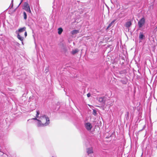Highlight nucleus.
I'll list each match as a JSON object with an SVG mask.
<instances>
[{
  "label": "nucleus",
  "mask_w": 157,
  "mask_h": 157,
  "mask_svg": "<svg viewBox=\"0 0 157 157\" xmlns=\"http://www.w3.org/2000/svg\"><path fill=\"white\" fill-rule=\"evenodd\" d=\"M78 52V50L77 49L73 50L71 51V54L73 55L75 54L76 53Z\"/></svg>",
  "instance_id": "16"
},
{
  "label": "nucleus",
  "mask_w": 157,
  "mask_h": 157,
  "mask_svg": "<svg viewBox=\"0 0 157 157\" xmlns=\"http://www.w3.org/2000/svg\"><path fill=\"white\" fill-rule=\"evenodd\" d=\"M115 132H113L112 133L110 136V137H111L113 136V135H115Z\"/></svg>",
  "instance_id": "27"
},
{
  "label": "nucleus",
  "mask_w": 157,
  "mask_h": 157,
  "mask_svg": "<svg viewBox=\"0 0 157 157\" xmlns=\"http://www.w3.org/2000/svg\"><path fill=\"white\" fill-rule=\"evenodd\" d=\"M121 82L124 84H126L127 83V81L126 80H121Z\"/></svg>",
  "instance_id": "21"
},
{
  "label": "nucleus",
  "mask_w": 157,
  "mask_h": 157,
  "mask_svg": "<svg viewBox=\"0 0 157 157\" xmlns=\"http://www.w3.org/2000/svg\"><path fill=\"white\" fill-rule=\"evenodd\" d=\"M29 102H32L33 103V104L34 105V107L33 108L35 109V105L36 104V98L35 97H30L29 98Z\"/></svg>",
  "instance_id": "5"
},
{
  "label": "nucleus",
  "mask_w": 157,
  "mask_h": 157,
  "mask_svg": "<svg viewBox=\"0 0 157 157\" xmlns=\"http://www.w3.org/2000/svg\"><path fill=\"white\" fill-rule=\"evenodd\" d=\"M63 31V29L62 28L59 27L58 29V33L59 35H60Z\"/></svg>",
  "instance_id": "14"
},
{
  "label": "nucleus",
  "mask_w": 157,
  "mask_h": 157,
  "mask_svg": "<svg viewBox=\"0 0 157 157\" xmlns=\"http://www.w3.org/2000/svg\"><path fill=\"white\" fill-rule=\"evenodd\" d=\"M77 2H79V1H77Z\"/></svg>",
  "instance_id": "36"
},
{
  "label": "nucleus",
  "mask_w": 157,
  "mask_h": 157,
  "mask_svg": "<svg viewBox=\"0 0 157 157\" xmlns=\"http://www.w3.org/2000/svg\"><path fill=\"white\" fill-rule=\"evenodd\" d=\"M23 1H21L20 2V3L19 4L18 6H17V8H16L15 9H14L13 11H12V12H15L16 10L17 9V8L21 4V3L23 2Z\"/></svg>",
  "instance_id": "26"
},
{
  "label": "nucleus",
  "mask_w": 157,
  "mask_h": 157,
  "mask_svg": "<svg viewBox=\"0 0 157 157\" xmlns=\"http://www.w3.org/2000/svg\"><path fill=\"white\" fill-rule=\"evenodd\" d=\"M139 38L140 40H143L145 38V36L143 34V33L140 32L139 36Z\"/></svg>",
  "instance_id": "9"
},
{
  "label": "nucleus",
  "mask_w": 157,
  "mask_h": 157,
  "mask_svg": "<svg viewBox=\"0 0 157 157\" xmlns=\"http://www.w3.org/2000/svg\"><path fill=\"white\" fill-rule=\"evenodd\" d=\"M84 127L88 131H90L92 128V125L90 122L86 123L84 124Z\"/></svg>",
  "instance_id": "4"
},
{
  "label": "nucleus",
  "mask_w": 157,
  "mask_h": 157,
  "mask_svg": "<svg viewBox=\"0 0 157 157\" xmlns=\"http://www.w3.org/2000/svg\"><path fill=\"white\" fill-rule=\"evenodd\" d=\"M24 18L25 20H26L27 18V15L26 13L24 11L23 13Z\"/></svg>",
  "instance_id": "19"
},
{
  "label": "nucleus",
  "mask_w": 157,
  "mask_h": 157,
  "mask_svg": "<svg viewBox=\"0 0 157 157\" xmlns=\"http://www.w3.org/2000/svg\"><path fill=\"white\" fill-rule=\"evenodd\" d=\"M16 44L18 46H19V45H20V44L17 42H16Z\"/></svg>",
  "instance_id": "31"
},
{
  "label": "nucleus",
  "mask_w": 157,
  "mask_h": 157,
  "mask_svg": "<svg viewBox=\"0 0 157 157\" xmlns=\"http://www.w3.org/2000/svg\"><path fill=\"white\" fill-rule=\"evenodd\" d=\"M37 121L38 122L37 123V126L38 127H44L45 126H46V125H45L44 124L42 123L41 120H40L38 119Z\"/></svg>",
  "instance_id": "7"
},
{
  "label": "nucleus",
  "mask_w": 157,
  "mask_h": 157,
  "mask_svg": "<svg viewBox=\"0 0 157 157\" xmlns=\"http://www.w3.org/2000/svg\"><path fill=\"white\" fill-rule=\"evenodd\" d=\"M129 113L128 112H127L126 114L125 115V118L126 120H128L129 119Z\"/></svg>",
  "instance_id": "17"
},
{
  "label": "nucleus",
  "mask_w": 157,
  "mask_h": 157,
  "mask_svg": "<svg viewBox=\"0 0 157 157\" xmlns=\"http://www.w3.org/2000/svg\"><path fill=\"white\" fill-rule=\"evenodd\" d=\"M79 33V31L77 30H74L71 32V33L72 35L77 34Z\"/></svg>",
  "instance_id": "13"
},
{
  "label": "nucleus",
  "mask_w": 157,
  "mask_h": 157,
  "mask_svg": "<svg viewBox=\"0 0 157 157\" xmlns=\"http://www.w3.org/2000/svg\"><path fill=\"white\" fill-rule=\"evenodd\" d=\"M86 152L88 155L92 153L93 152V151L92 147H90L87 148L86 149Z\"/></svg>",
  "instance_id": "8"
},
{
  "label": "nucleus",
  "mask_w": 157,
  "mask_h": 157,
  "mask_svg": "<svg viewBox=\"0 0 157 157\" xmlns=\"http://www.w3.org/2000/svg\"><path fill=\"white\" fill-rule=\"evenodd\" d=\"M145 23V19L144 17L141 18L138 22V25L139 28H142Z\"/></svg>",
  "instance_id": "3"
},
{
  "label": "nucleus",
  "mask_w": 157,
  "mask_h": 157,
  "mask_svg": "<svg viewBox=\"0 0 157 157\" xmlns=\"http://www.w3.org/2000/svg\"><path fill=\"white\" fill-rule=\"evenodd\" d=\"M48 71V69H46L45 70V73H47Z\"/></svg>",
  "instance_id": "30"
},
{
  "label": "nucleus",
  "mask_w": 157,
  "mask_h": 157,
  "mask_svg": "<svg viewBox=\"0 0 157 157\" xmlns=\"http://www.w3.org/2000/svg\"><path fill=\"white\" fill-rule=\"evenodd\" d=\"M56 4V6L58 8L61 5V3L60 1H54L53 2V4H54L53 6V7H54L53 8H55Z\"/></svg>",
  "instance_id": "6"
},
{
  "label": "nucleus",
  "mask_w": 157,
  "mask_h": 157,
  "mask_svg": "<svg viewBox=\"0 0 157 157\" xmlns=\"http://www.w3.org/2000/svg\"><path fill=\"white\" fill-rule=\"evenodd\" d=\"M26 29V28L25 27L20 28L18 29V31H17V33H19L23 32L25 31Z\"/></svg>",
  "instance_id": "10"
},
{
  "label": "nucleus",
  "mask_w": 157,
  "mask_h": 157,
  "mask_svg": "<svg viewBox=\"0 0 157 157\" xmlns=\"http://www.w3.org/2000/svg\"><path fill=\"white\" fill-rule=\"evenodd\" d=\"M23 9L26 11L29 12V13H31V11L29 5L27 2H25L24 3L23 5Z\"/></svg>",
  "instance_id": "2"
},
{
  "label": "nucleus",
  "mask_w": 157,
  "mask_h": 157,
  "mask_svg": "<svg viewBox=\"0 0 157 157\" xmlns=\"http://www.w3.org/2000/svg\"><path fill=\"white\" fill-rule=\"evenodd\" d=\"M24 35H25V37H26V36H27V33L26 32V31H25V33H24Z\"/></svg>",
  "instance_id": "29"
},
{
  "label": "nucleus",
  "mask_w": 157,
  "mask_h": 157,
  "mask_svg": "<svg viewBox=\"0 0 157 157\" xmlns=\"http://www.w3.org/2000/svg\"><path fill=\"white\" fill-rule=\"evenodd\" d=\"M13 1H11V3L10 5L9 6V7L8 8H9L10 9H11L13 7Z\"/></svg>",
  "instance_id": "20"
},
{
  "label": "nucleus",
  "mask_w": 157,
  "mask_h": 157,
  "mask_svg": "<svg viewBox=\"0 0 157 157\" xmlns=\"http://www.w3.org/2000/svg\"><path fill=\"white\" fill-rule=\"evenodd\" d=\"M93 114L95 116H96L97 114V111L96 110L94 109L93 110Z\"/></svg>",
  "instance_id": "22"
},
{
  "label": "nucleus",
  "mask_w": 157,
  "mask_h": 157,
  "mask_svg": "<svg viewBox=\"0 0 157 157\" xmlns=\"http://www.w3.org/2000/svg\"><path fill=\"white\" fill-rule=\"evenodd\" d=\"M40 119L45 125H48L50 123V120L48 117L46 115L43 114L40 115Z\"/></svg>",
  "instance_id": "1"
},
{
  "label": "nucleus",
  "mask_w": 157,
  "mask_h": 157,
  "mask_svg": "<svg viewBox=\"0 0 157 157\" xmlns=\"http://www.w3.org/2000/svg\"><path fill=\"white\" fill-rule=\"evenodd\" d=\"M145 127V125H144V126L143 127V128L141 130H144V128Z\"/></svg>",
  "instance_id": "32"
},
{
  "label": "nucleus",
  "mask_w": 157,
  "mask_h": 157,
  "mask_svg": "<svg viewBox=\"0 0 157 157\" xmlns=\"http://www.w3.org/2000/svg\"><path fill=\"white\" fill-rule=\"evenodd\" d=\"M98 101L101 102H102L103 101V98L102 97L99 98Z\"/></svg>",
  "instance_id": "25"
},
{
  "label": "nucleus",
  "mask_w": 157,
  "mask_h": 157,
  "mask_svg": "<svg viewBox=\"0 0 157 157\" xmlns=\"http://www.w3.org/2000/svg\"><path fill=\"white\" fill-rule=\"evenodd\" d=\"M110 2L114 5H115L117 3V1H110Z\"/></svg>",
  "instance_id": "24"
},
{
  "label": "nucleus",
  "mask_w": 157,
  "mask_h": 157,
  "mask_svg": "<svg viewBox=\"0 0 157 157\" xmlns=\"http://www.w3.org/2000/svg\"><path fill=\"white\" fill-rule=\"evenodd\" d=\"M115 21V20H114L113 21H112L109 24L108 26H107L106 28V29H108L109 28L113 25V24L114 23Z\"/></svg>",
  "instance_id": "15"
},
{
  "label": "nucleus",
  "mask_w": 157,
  "mask_h": 157,
  "mask_svg": "<svg viewBox=\"0 0 157 157\" xmlns=\"http://www.w3.org/2000/svg\"><path fill=\"white\" fill-rule=\"evenodd\" d=\"M90 96H91V94H90V93L87 94V96L88 98L90 97Z\"/></svg>",
  "instance_id": "28"
},
{
  "label": "nucleus",
  "mask_w": 157,
  "mask_h": 157,
  "mask_svg": "<svg viewBox=\"0 0 157 157\" xmlns=\"http://www.w3.org/2000/svg\"><path fill=\"white\" fill-rule=\"evenodd\" d=\"M125 62V60H123L122 62V64H124Z\"/></svg>",
  "instance_id": "34"
},
{
  "label": "nucleus",
  "mask_w": 157,
  "mask_h": 157,
  "mask_svg": "<svg viewBox=\"0 0 157 157\" xmlns=\"http://www.w3.org/2000/svg\"><path fill=\"white\" fill-rule=\"evenodd\" d=\"M36 117H37V118H39L40 119V117L39 116V115L40 114V112L39 110H36Z\"/></svg>",
  "instance_id": "18"
},
{
  "label": "nucleus",
  "mask_w": 157,
  "mask_h": 157,
  "mask_svg": "<svg viewBox=\"0 0 157 157\" xmlns=\"http://www.w3.org/2000/svg\"><path fill=\"white\" fill-rule=\"evenodd\" d=\"M37 117H35L34 118H32L31 119H29L28 120V121H30L31 120H36L37 121L38 119H37Z\"/></svg>",
  "instance_id": "23"
},
{
  "label": "nucleus",
  "mask_w": 157,
  "mask_h": 157,
  "mask_svg": "<svg viewBox=\"0 0 157 157\" xmlns=\"http://www.w3.org/2000/svg\"><path fill=\"white\" fill-rule=\"evenodd\" d=\"M21 41V43H22V44L23 45V41Z\"/></svg>",
  "instance_id": "35"
},
{
  "label": "nucleus",
  "mask_w": 157,
  "mask_h": 157,
  "mask_svg": "<svg viewBox=\"0 0 157 157\" xmlns=\"http://www.w3.org/2000/svg\"><path fill=\"white\" fill-rule=\"evenodd\" d=\"M132 25V23L131 21H127L125 23V27L127 28H129Z\"/></svg>",
  "instance_id": "11"
},
{
  "label": "nucleus",
  "mask_w": 157,
  "mask_h": 157,
  "mask_svg": "<svg viewBox=\"0 0 157 157\" xmlns=\"http://www.w3.org/2000/svg\"><path fill=\"white\" fill-rule=\"evenodd\" d=\"M121 59L123 61V60H124V57H122L121 58Z\"/></svg>",
  "instance_id": "33"
},
{
  "label": "nucleus",
  "mask_w": 157,
  "mask_h": 157,
  "mask_svg": "<svg viewBox=\"0 0 157 157\" xmlns=\"http://www.w3.org/2000/svg\"><path fill=\"white\" fill-rule=\"evenodd\" d=\"M16 33L17 34V38L18 39L20 40L21 41H23V37L21 36L18 33H17V31H16Z\"/></svg>",
  "instance_id": "12"
}]
</instances>
